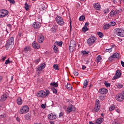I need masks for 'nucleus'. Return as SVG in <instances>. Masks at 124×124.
I'll return each instance as SVG.
<instances>
[{
  "mask_svg": "<svg viewBox=\"0 0 124 124\" xmlns=\"http://www.w3.org/2000/svg\"><path fill=\"white\" fill-rule=\"evenodd\" d=\"M49 94L50 92H49V90H46V92L43 90H41L37 93V96L43 98V97H47Z\"/></svg>",
  "mask_w": 124,
  "mask_h": 124,
  "instance_id": "1",
  "label": "nucleus"
},
{
  "mask_svg": "<svg viewBox=\"0 0 124 124\" xmlns=\"http://www.w3.org/2000/svg\"><path fill=\"white\" fill-rule=\"evenodd\" d=\"M13 45H14V38L12 37L7 40L6 45L5 46L6 50H8L9 48H11Z\"/></svg>",
  "mask_w": 124,
  "mask_h": 124,
  "instance_id": "2",
  "label": "nucleus"
},
{
  "mask_svg": "<svg viewBox=\"0 0 124 124\" xmlns=\"http://www.w3.org/2000/svg\"><path fill=\"white\" fill-rule=\"evenodd\" d=\"M30 110V108L28 106H24L21 108L19 110V114H26L29 112Z\"/></svg>",
  "mask_w": 124,
  "mask_h": 124,
  "instance_id": "3",
  "label": "nucleus"
},
{
  "mask_svg": "<svg viewBox=\"0 0 124 124\" xmlns=\"http://www.w3.org/2000/svg\"><path fill=\"white\" fill-rule=\"evenodd\" d=\"M100 109V101H99V100L97 99L95 101V107L94 108L93 111L94 112H95L97 113V112H98Z\"/></svg>",
  "mask_w": 124,
  "mask_h": 124,
  "instance_id": "4",
  "label": "nucleus"
},
{
  "mask_svg": "<svg viewBox=\"0 0 124 124\" xmlns=\"http://www.w3.org/2000/svg\"><path fill=\"white\" fill-rule=\"evenodd\" d=\"M76 47V42L74 40H72L70 42V46H69V50L70 52H73L75 50Z\"/></svg>",
  "mask_w": 124,
  "mask_h": 124,
  "instance_id": "5",
  "label": "nucleus"
},
{
  "mask_svg": "<svg viewBox=\"0 0 124 124\" xmlns=\"http://www.w3.org/2000/svg\"><path fill=\"white\" fill-rule=\"evenodd\" d=\"M55 20L58 24V25H60V26H63L64 25V22L63 21V19H62V17L60 16H57L55 18Z\"/></svg>",
  "mask_w": 124,
  "mask_h": 124,
  "instance_id": "6",
  "label": "nucleus"
},
{
  "mask_svg": "<svg viewBox=\"0 0 124 124\" xmlns=\"http://www.w3.org/2000/svg\"><path fill=\"white\" fill-rule=\"evenodd\" d=\"M115 34L118 35V36H124V30L120 29H115Z\"/></svg>",
  "mask_w": 124,
  "mask_h": 124,
  "instance_id": "7",
  "label": "nucleus"
},
{
  "mask_svg": "<svg viewBox=\"0 0 124 124\" xmlns=\"http://www.w3.org/2000/svg\"><path fill=\"white\" fill-rule=\"evenodd\" d=\"M115 99L117 100V101H119V102L124 101V95L123 94H121V93L116 94L115 96Z\"/></svg>",
  "mask_w": 124,
  "mask_h": 124,
  "instance_id": "8",
  "label": "nucleus"
},
{
  "mask_svg": "<svg viewBox=\"0 0 124 124\" xmlns=\"http://www.w3.org/2000/svg\"><path fill=\"white\" fill-rule=\"evenodd\" d=\"M8 11L6 10H0V18H3L8 15Z\"/></svg>",
  "mask_w": 124,
  "mask_h": 124,
  "instance_id": "9",
  "label": "nucleus"
},
{
  "mask_svg": "<svg viewBox=\"0 0 124 124\" xmlns=\"http://www.w3.org/2000/svg\"><path fill=\"white\" fill-rule=\"evenodd\" d=\"M95 40L96 39L94 37H91L88 39L87 43L89 46H92L95 42Z\"/></svg>",
  "mask_w": 124,
  "mask_h": 124,
  "instance_id": "10",
  "label": "nucleus"
},
{
  "mask_svg": "<svg viewBox=\"0 0 124 124\" xmlns=\"http://www.w3.org/2000/svg\"><path fill=\"white\" fill-rule=\"evenodd\" d=\"M122 76V73L121 72V70L118 69L116 70L115 76L113 78V80H116V79H119Z\"/></svg>",
  "mask_w": 124,
  "mask_h": 124,
  "instance_id": "11",
  "label": "nucleus"
},
{
  "mask_svg": "<svg viewBox=\"0 0 124 124\" xmlns=\"http://www.w3.org/2000/svg\"><path fill=\"white\" fill-rule=\"evenodd\" d=\"M119 57H120V54L116 52L114 53L112 56H111L108 58V60L111 62L112 61V59H119Z\"/></svg>",
  "mask_w": 124,
  "mask_h": 124,
  "instance_id": "12",
  "label": "nucleus"
},
{
  "mask_svg": "<svg viewBox=\"0 0 124 124\" xmlns=\"http://www.w3.org/2000/svg\"><path fill=\"white\" fill-rule=\"evenodd\" d=\"M48 119L49 120H56L57 119V115L55 113H51L48 115Z\"/></svg>",
  "mask_w": 124,
  "mask_h": 124,
  "instance_id": "13",
  "label": "nucleus"
},
{
  "mask_svg": "<svg viewBox=\"0 0 124 124\" xmlns=\"http://www.w3.org/2000/svg\"><path fill=\"white\" fill-rule=\"evenodd\" d=\"M75 108V107L73 106V105H70L67 108V114H69V113H71L72 111H73V109Z\"/></svg>",
  "mask_w": 124,
  "mask_h": 124,
  "instance_id": "14",
  "label": "nucleus"
},
{
  "mask_svg": "<svg viewBox=\"0 0 124 124\" xmlns=\"http://www.w3.org/2000/svg\"><path fill=\"white\" fill-rule=\"evenodd\" d=\"M33 28L34 29H39L41 27V24L39 22H34V23L32 25Z\"/></svg>",
  "mask_w": 124,
  "mask_h": 124,
  "instance_id": "15",
  "label": "nucleus"
},
{
  "mask_svg": "<svg viewBox=\"0 0 124 124\" xmlns=\"http://www.w3.org/2000/svg\"><path fill=\"white\" fill-rule=\"evenodd\" d=\"M99 93H101V94H104L107 93H108V91L107 90V89L104 88H102L99 90Z\"/></svg>",
  "mask_w": 124,
  "mask_h": 124,
  "instance_id": "16",
  "label": "nucleus"
},
{
  "mask_svg": "<svg viewBox=\"0 0 124 124\" xmlns=\"http://www.w3.org/2000/svg\"><path fill=\"white\" fill-rule=\"evenodd\" d=\"M32 46L34 49H39V48H40L39 44L35 42L32 43Z\"/></svg>",
  "mask_w": 124,
  "mask_h": 124,
  "instance_id": "17",
  "label": "nucleus"
},
{
  "mask_svg": "<svg viewBox=\"0 0 124 124\" xmlns=\"http://www.w3.org/2000/svg\"><path fill=\"white\" fill-rule=\"evenodd\" d=\"M44 36H43V35H40L38 36V42H39V43H43V41H44Z\"/></svg>",
  "mask_w": 124,
  "mask_h": 124,
  "instance_id": "18",
  "label": "nucleus"
},
{
  "mask_svg": "<svg viewBox=\"0 0 124 124\" xmlns=\"http://www.w3.org/2000/svg\"><path fill=\"white\" fill-rule=\"evenodd\" d=\"M120 13V10H116L115 11H111L110 13V16L111 17L116 15V14H119Z\"/></svg>",
  "mask_w": 124,
  "mask_h": 124,
  "instance_id": "19",
  "label": "nucleus"
},
{
  "mask_svg": "<svg viewBox=\"0 0 124 124\" xmlns=\"http://www.w3.org/2000/svg\"><path fill=\"white\" fill-rule=\"evenodd\" d=\"M93 6L94 8L96 9V10H100V4H99V3H94L93 4Z\"/></svg>",
  "mask_w": 124,
  "mask_h": 124,
  "instance_id": "20",
  "label": "nucleus"
},
{
  "mask_svg": "<svg viewBox=\"0 0 124 124\" xmlns=\"http://www.w3.org/2000/svg\"><path fill=\"white\" fill-rule=\"evenodd\" d=\"M103 122V118H100L98 119L96 122H95V124H102V122Z\"/></svg>",
  "mask_w": 124,
  "mask_h": 124,
  "instance_id": "21",
  "label": "nucleus"
},
{
  "mask_svg": "<svg viewBox=\"0 0 124 124\" xmlns=\"http://www.w3.org/2000/svg\"><path fill=\"white\" fill-rule=\"evenodd\" d=\"M53 50L55 53H58L59 52V48L56 44L53 45Z\"/></svg>",
  "mask_w": 124,
  "mask_h": 124,
  "instance_id": "22",
  "label": "nucleus"
},
{
  "mask_svg": "<svg viewBox=\"0 0 124 124\" xmlns=\"http://www.w3.org/2000/svg\"><path fill=\"white\" fill-rule=\"evenodd\" d=\"M24 118L27 121H30V120H31V114L28 113L25 115Z\"/></svg>",
  "mask_w": 124,
  "mask_h": 124,
  "instance_id": "23",
  "label": "nucleus"
},
{
  "mask_svg": "<svg viewBox=\"0 0 124 124\" xmlns=\"http://www.w3.org/2000/svg\"><path fill=\"white\" fill-rule=\"evenodd\" d=\"M50 85L51 87H54V88H58V87H59V84H58V82H51Z\"/></svg>",
  "mask_w": 124,
  "mask_h": 124,
  "instance_id": "24",
  "label": "nucleus"
},
{
  "mask_svg": "<svg viewBox=\"0 0 124 124\" xmlns=\"http://www.w3.org/2000/svg\"><path fill=\"white\" fill-rule=\"evenodd\" d=\"M23 103V100L21 98V97H19L17 99V104L18 105H21V104Z\"/></svg>",
  "mask_w": 124,
  "mask_h": 124,
  "instance_id": "25",
  "label": "nucleus"
},
{
  "mask_svg": "<svg viewBox=\"0 0 124 124\" xmlns=\"http://www.w3.org/2000/svg\"><path fill=\"white\" fill-rule=\"evenodd\" d=\"M7 98V95L6 94H4L1 97V101H5V100H6Z\"/></svg>",
  "mask_w": 124,
  "mask_h": 124,
  "instance_id": "26",
  "label": "nucleus"
},
{
  "mask_svg": "<svg viewBox=\"0 0 124 124\" xmlns=\"http://www.w3.org/2000/svg\"><path fill=\"white\" fill-rule=\"evenodd\" d=\"M88 84H89V82H88V80L87 79L84 80V83H83V88L84 89L87 88L88 87Z\"/></svg>",
  "mask_w": 124,
  "mask_h": 124,
  "instance_id": "27",
  "label": "nucleus"
},
{
  "mask_svg": "<svg viewBox=\"0 0 124 124\" xmlns=\"http://www.w3.org/2000/svg\"><path fill=\"white\" fill-rule=\"evenodd\" d=\"M28 51H31V47H30V46L25 47L23 50L24 53H28Z\"/></svg>",
  "mask_w": 124,
  "mask_h": 124,
  "instance_id": "28",
  "label": "nucleus"
},
{
  "mask_svg": "<svg viewBox=\"0 0 124 124\" xmlns=\"http://www.w3.org/2000/svg\"><path fill=\"white\" fill-rule=\"evenodd\" d=\"M54 44H55L56 46L57 45V46H60V47H62V42L56 41L55 42Z\"/></svg>",
  "mask_w": 124,
  "mask_h": 124,
  "instance_id": "29",
  "label": "nucleus"
},
{
  "mask_svg": "<svg viewBox=\"0 0 124 124\" xmlns=\"http://www.w3.org/2000/svg\"><path fill=\"white\" fill-rule=\"evenodd\" d=\"M110 27V26L109 24H106L104 25L103 29L104 30V31H105V30H108V29H109Z\"/></svg>",
  "mask_w": 124,
  "mask_h": 124,
  "instance_id": "30",
  "label": "nucleus"
},
{
  "mask_svg": "<svg viewBox=\"0 0 124 124\" xmlns=\"http://www.w3.org/2000/svg\"><path fill=\"white\" fill-rule=\"evenodd\" d=\"M100 61H101V56L100 55H98L96 58V62L98 63V62H100Z\"/></svg>",
  "mask_w": 124,
  "mask_h": 124,
  "instance_id": "31",
  "label": "nucleus"
},
{
  "mask_svg": "<svg viewBox=\"0 0 124 124\" xmlns=\"http://www.w3.org/2000/svg\"><path fill=\"white\" fill-rule=\"evenodd\" d=\"M51 90L52 91L53 93H55V94H57V93H58V90L56 89V88L52 87Z\"/></svg>",
  "mask_w": 124,
  "mask_h": 124,
  "instance_id": "32",
  "label": "nucleus"
},
{
  "mask_svg": "<svg viewBox=\"0 0 124 124\" xmlns=\"http://www.w3.org/2000/svg\"><path fill=\"white\" fill-rule=\"evenodd\" d=\"M25 10L28 11H29V4H28V2H26L25 3V6H24Z\"/></svg>",
  "mask_w": 124,
  "mask_h": 124,
  "instance_id": "33",
  "label": "nucleus"
},
{
  "mask_svg": "<svg viewBox=\"0 0 124 124\" xmlns=\"http://www.w3.org/2000/svg\"><path fill=\"white\" fill-rule=\"evenodd\" d=\"M110 27H114V26H116V22L115 21H111L109 22Z\"/></svg>",
  "mask_w": 124,
  "mask_h": 124,
  "instance_id": "34",
  "label": "nucleus"
},
{
  "mask_svg": "<svg viewBox=\"0 0 124 124\" xmlns=\"http://www.w3.org/2000/svg\"><path fill=\"white\" fill-rule=\"evenodd\" d=\"M82 31H83V32H86V31H89V29L86 27H84L82 28Z\"/></svg>",
  "mask_w": 124,
  "mask_h": 124,
  "instance_id": "35",
  "label": "nucleus"
},
{
  "mask_svg": "<svg viewBox=\"0 0 124 124\" xmlns=\"http://www.w3.org/2000/svg\"><path fill=\"white\" fill-rule=\"evenodd\" d=\"M53 67H54V69H55V70H59V66L58 64H54Z\"/></svg>",
  "mask_w": 124,
  "mask_h": 124,
  "instance_id": "36",
  "label": "nucleus"
},
{
  "mask_svg": "<svg viewBox=\"0 0 124 124\" xmlns=\"http://www.w3.org/2000/svg\"><path fill=\"white\" fill-rule=\"evenodd\" d=\"M85 16H81L79 17V20L80 21H84V20H85Z\"/></svg>",
  "mask_w": 124,
  "mask_h": 124,
  "instance_id": "37",
  "label": "nucleus"
},
{
  "mask_svg": "<svg viewBox=\"0 0 124 124\" xmlns=\"http://www.w3.org/2000/svg\"><path fill=\"white\" fill-rule=\"evenodd\" d=\"M97 34L99 35V37H100V38H102V37L104 36L103 33H101V32H98Z\"/></svg>",
  "mask_w": 124,
  "mask_h": 124,
  "instance_id": "38",
  "label": "nucleus"
},
{
  "mask_svg": "<svg viewBox=\"0 0 124 124\" xmlns=\"http://www.w3.org/2000/svg\"><path fill=\"white\" fill-rule=\"evenodd\" d=\"M104 84L106 86V87H107V88H108L111 86V84L107 82V81H105L104 82Z\"/></svg>",
  "mask_w": 124,
  "mask_h": 124,
  "instance_id": "39",
  "label": "nucleus"
},
{
  "mask_svg": "<svg viewBox=\"0 0 124 124\" xmlns=\"http://www.w3.org/2000/svg\"><path fill=\"white\" fill-rule=\"evenodd\" d=\"M89 53H90V51L87 52L86 50L81 51V54H82V55H88V54H89Z\"/></svg>",
  "mask_w": 124,
  "mask_h": 124,
  "instance_id": "40",
  "label": "nucleus"
},
{
  "mask_svg": "<svg viewBox=\"0 0 124 124\" xmlns=\"http://www.w3.org/2000/svg\"><path fill=\"white\" fill-rule=\"evenodd\" d=\"M113 48L111 47L110 48L106 49V52H108V53H111L112 52Z\"/></svg>",
  "mask_w": 124,
  "mask_h": 124,
  "instance_id": "41",
  "label": "nucleus"
},
{
  "mask_svg": "<svg viewBox=\"0 0 124 124\" xmlns=\"http://www.w3.org/2000/svg\"><path fill=\"white\" fill-rule=\"evenodd\" d=\"M115 109V106H111L110 107H109V111L110 112H112V111H113V110H114Z\"/></svg>",
  "mask_w": 124,
  "mask_h": 124,
  "instance_id": "42",
  "label": "nucleus"
},
{
  "mask_svg": "<svg viewBox=\"0 0 124 124\" xmlns=\"http://www.w3.org/2000/svg\"><path fill=\"white\" fill-rule=\"evenodd\" d=\"M46 66V64L45 63H43L42 64H41L40 67L44 69V68H45V67Z\"/></svg>",
  "mask_w": 124,
  "mask_h": 124,
  "instance_id": "43",
  "label": "nucleus"
},
{
  "mask_svg": "<svg viewBox=\"0 0 124 124\" xmlns=\"http://www.w3.org/2000/svg\"><path fill=\"white\" fill-rule=\"evenodd\" d=\"M66 88H67V89H68L69 90L72 89V87H71V85L70 84H67Z\"/></svg>",
  "mask_w": 124,
  "mask_h": 124,
  "instance_id": "44",
  "label": "nucleus"
},
{
  "mask_svg": "<svg viewBox=\"0 0 124 124\" xmlns=\"http://www.w3.org/2000/svg\"><path fill=\"white\" fill-rule=\"evenodd\" d=\"M5 118H6V115L3 114L0 116V119H4Z\"/></svg>",
  "mask_w": 124,
  "mask_h": 124,
  "instance_id": "45",
  "label": "nucleus"
},
{
  "mask_svg": "<svg viewBox=\"0 0 124 124\" xmlns=\"http://www.w3.org/2000/svg\"><path fill=\"white\" fill-rule=\"evenodd\" d=\"M41 9H42V10H45V9H46V8L45 7V5H44V4H42L41 5Z\"/></svg>",
  "mask_w": 124,
  "mask_h": 124,
  "instance_id": "46",
  "label": "nucleus"
},
{
  "mask_svg": "<svg viewBox=\"0 0 124 124\" xmlns=\"http://www.w3.org/2000/svg\"><path fill=\"white\" fill-rule=\"evenodd\" d=\"M73 74H74L75 76H78L79 73H78V72H76V71H74L73 72Z\"/></svg>",
  "mask_w": 124,
  "mask_h": 124,
  "instance_id": "47",
  "label": "nucleus"
},
{
  "mask_svg": "<svg viewBox=\"0 0 124 124\" xmlns=\"http://www.w3.org/2000/svg\"><path fill=\"white\" fill-rule=\"evenodd\" d=\"M8 0V1H9V2H10V3H13V4H14V3H15V0Z\"/></svg>",
  "mask_w": 124,
  "mask_h": 124,
  "instance_id": "48",
  "label": "nucleus"
},
{
  "mask_svg": "<svg viewBox=\"0 0 124 124\" xmlns=\"http://www.w3.org/2000/svg\"><path fill=\"white\" fill-rule=\"evenodd\" d=\"M109 11H110V10H109V9H107L104 11V14H106L107 13H108L109 12Z\"/></svg>",
  "mask_w": 124,
  "mask_h": 124,
  "instance_id": "49",
  "label": "nucleus"
},
{
  "mask_svg": "<svg viewBox=\"0 0 124 124\" xmlns=\"http://www.w3.org/2000/svg\"><path fill=\"white\" fill-rule=\"evenodd\" d=\"M23 35V33L21 31L18 32V36L19 37H22V36Z\"/></svg>",
  "mask_w": 124,
  "mask_h": 124,
  "instance_id": "50",
  "label": "nucleus"
},
{
  "mask_svg": "<svg viewBox=\"0 0 124 124\" xmlns=\"http://www.w3.org/2000/svg\"><path fill=\"white\" fill-rule=\"evenodd\" d=\"M5 63V64H8V63H10V61H9V59L7 60Z\"/></svg>",
  "mask_w": 124,
  "mask_h": 124,
  "instance_id": "51",
  "label": "nucleus"
},
{
  "mask_svg": "<svg viewBox=\"0 0 124 124\" xmlns=\"http://www.w3.org/2000/svg\"><path fill=\"white\" fill-rule=\"evenodd\" d=\"M41 108H42V109H45V108H46V107L45 106V105L42 104L41 105Z\"/></svg>",
  "mask_w": 124,
  "mask_h": 124,
  "instance_id": "52",
  "label": "nucleus"
},
{
  "mask_svg": "<svg viewBox=\"0 0 124 124\" xmlns=\"http://www.w3.org/2000/svg\"><path fill=\"white\" fill-rule=\"evenodd\" d=\"M62 117H63V113L62 112H61L59 114V118H62Z\"/></svg>",
  "mask_w": 124,
  "mask_h": 124,
  "instance_id": "53",
  "label": "nucleus"
},
{
  "mask_svg": "<svg viewBox=\"0 0 124 124\" xmlns=\"http://www.w3.org/2000/svg\"><path fill=\"white\" fill-rule=\"evenodd\" d=\"M118 88L119 89H122V88H123V85H122V84H118Z\"/></svg>",
  "mask_w": 124,
  "mask_h": 124,
  "instance_id": "54",
  "label": "nucleus"
},
{
  "mask_svg": "<svg viewBox=\"0 0 124 124\" xmlns=\"http://www.w3.org/2000/svg\"><path fill=\"white\" fill-rule=\"evenodd\" d=\"M86 68H87V67H86V66L83 65L82 69H83V70H85V69H86Z\"/></svg>",
  "mask_w": 124,
  "mask_h": 124,
  "instance_id": "55",
  "label": "nucleus"
},
{
  "mask_svg": "<svg viewBox=\"0 0 124 124\" xmlns=\"http://www.w3.org/2000/svg\"><path fill=\"white\" fill-rule=\"evenodd\" d=\"M42 69H43L41 68V66H39V67H38V70L39 71H41V70H42Z\"/></svg>",
  "mask_w": 124,
  "mask_h": 124,
  "instance_id": "56",
  "label": "nucleus"
},
{
  "mask_svg": "<svg viewBox=\"0 0 124 124\" xmlns=\"http://www.w3.org/2000/svg\"><path fill=\"white\" fill-rule=\"evenodd\" d=\"M35 62H36V63H38V62H39V60H38V59L35 60Z\"/></svg>",
  "mask_w": 124,
  "mask_h": 124,
  "instance_id": "57",
  "label": "nucleus"
},
{
  "mask_svg": "<svg viewBox=\"0 0 124 124\" xmlns=\"http://www.w3.org/2000/svg\"><path fill=\"white\" fill-rule=\"evenodd\" d=\"M6 59V56H5L2 58V60L3 61V62L5 61Z\"/></svg>",
  "mask_w": 124,
  "mask_h": 124,
  "instance_id": "58",
  "label": "nucleus"
},
{
  "mask_svg": "<svg viewBox=\"0 0 124 124\" xmlns=\"http://www.w3.org/2000/svg\"><path fill=\"white\" fill-rule=\"evenodd\" d=\"M88 26H89V23L86 22L85 24L84 27H86L87 28V27H88Z\"/></svg>",
  "mask_w": 124,
  "mask_h": 124,
  "instance_id": "59",
  "label": "nucleus"
},
{
  "mask_svg": "<svg viewBox=\"0 0 124 124\" xmlns=\"http://www.w3.org/2000/svg\"><path fill=\"white\" fill-rule=\"evenodd\" d=\"M7 27H8L9 28H11V27H12V25H11V24H8Z\"/></svg>",
  "mask_w": 124,
  "mask_h": 124,
  "instance_id": "60",
  "label": "nucleus"
},
{
  "mask_svg": "<svg viewBox=\"0 0 124 124\" xmlns=\"http://www.w3.org/2000/svg\"><path fill=\"white\" fill-rule=\"evenodd\" d=\"M121 64L123 67H124V62L122 61L121 62Z\"/></svg>",
  "mask_w": 124,
  "mask_h": 124,
  "instance_id": "61",
  "label": "nucleus"
},
{
  "mask_svg": "<svg viewBox=\"0 0 124 124\" xmlns=\"http://www.w3.org/2000/svg\"><path fill=\"white\" fill-rule=\"evenodd\" d=\"M52 32H54V33H55V32H56V29H52Z\"/></svg>",
  "mask_w": 124,
  "mask_h": 124,
  "instance_id": "62",
  "label": "nucleus"
},
{
  "mask_svg": "<svg viewBox=\"0 0 124 124\" xmlns=\"http://www.w3.org/2000/svg\"><path fill=\"white\" fill-rule=\"evenodd\" d=\"M3 78L2 76H0V82H1V80H2Z\"/></svg>",
  "mask_w": 124,
  "mask_h": 124,
  "instance_id": "63",
  "label": "nucleus"
},
{
  "mask_svg": "<svg viewBox=\"0 0 124 124\" xmlns=\"http://www.w3.org/2000/svg\"><path fill=\"white\" fill-rule=\"evenodd\" d=\"M120 94H122L123 95V96L124 97V91L123 92H122L121 93H120Z\"/></svg>",
  "mask_w": 124,
  "mask_h": 124,
  "instance_id": "64",
  "label": "nucleus"
}]
</instances>
